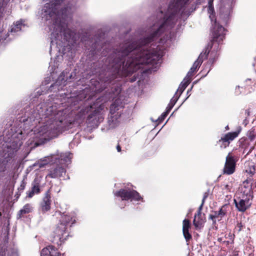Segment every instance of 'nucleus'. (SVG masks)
<instances>
[{"label":"nucleus","instance_id":"6","mask_svg":"<svg viewBox=\"0 0 256 256\" xmlns=\"http://www.w3.org/2000/svg\"><path fill=\"white\" fill-rule=\"evenodd\" d=\"M242 131V127L238 126L235 132H228L221 137L216 143L221 148L228 147L230 143L236 138Z\"/></svg>","mask_w":256,"mask_h":256},{"label":"nucleus","instance_id":"23","mask_svg":"<svg viewBox=\"0 0 256 256\" xmlns=\"http://www.w3.org/2000/svg\"><path fill=\"white\" fill-rule=\"evenodd\" d=\"M182 233L187 244H188L190 241L192 239V234L190 233L189 230H182Z\"/></svg>","mask_w":256,"mask_h":256},{"label":"nucleus","instance_id":"28","mask_svg":"<svg viewBox=\"0 0 256 256\" xmlns=\"http://www.w3.org/2000/svg\"><path fill=\"white\" fill-rule=\"evenodd\" d=\"M26 186V182L24 180H22L20 184V186L18 188V192H22L24 189L25 188Z\"/></svg>","mask_w":256,"mask_h":256},{"label":"nucleus","instance_id":"10","mask_svg":"<svg viewBox=\"0 0 256 256\" xmlns=\"http://www.w3.org/2000/svg\"><path fill=\"white\" fill-rule=\"evenodd\" d=\"M51 193L50 189L44 194L42 201L40 203V208L42 212L45 213L51 208Z\"/></svg>","mask_w":256,"mask_h":256},{"label":"nucleus","instance_id":"35","mask_svg":"<svg viewBox=\"0 0 256 256\" xmlns=\"http://www.w3.org/2000/svg\"><path fill=\"white\" fill-rule=\"evenodd\" d=\"M213 2L214 0H208V8L210 10H214Z\"/></svg>","mask_w":256,"mask_h":256},{"label":"nucleus","instance_id":"21","mask_svg":"<svg viewBox=\"0 0 256 256\" xmlns=\"http://www.w3.org/2000/svg\"><path fill=\"white\" fill-rule=\"evenodd\" d=\"M208 192H205L203 196V198L202 200V204L199 206L198 210V215L200 216L201 214V210H202L203 206L204 204V203L205 202L206 200L208 198Z\"/></svg>","mask_w":256,"mask_h":256},{"label":"nucleus","instance_id":"12","mask_svg":"<svg viewBox=\"0 0 256 256\" xmlns=\"http://www.w3.org/2000/svg\"><path fill=\"white\" fill-rule=\"evenodd\" d=\"M120 104V100L116 99L110 105V113L111 118L116 120L120 116V114H119L118 111L122 107Z\"/></svg>","mask_w":256,"mask_h":256},{"label":"nucleus","instance_id":"36","mask_svg":"<svg viewBox=\"0 0 256 256\" xmlns=\"http://www.w3.org/2000/svg\"><path fill=\"white\" fill-rule=\"evenodd\" d=\"M174 106V104H169L168 107L166 108V111L168 112V113H169Z\"/></svg>","mask_w":256,"mask_h":256},{"label":"nucleus","instance_id":"34","mask_svg":"<svg viewBox=\"0 0 256 256\" xmlns=\"http://www.w3.org/2000/svg\"><path fill=\"white\" fill-rule=\"evenodd\" d=\"M246 140V138H240L238 140L239 146H242V144L244 142H245Z\"/></svg>","mask_w":256,"mask_h":256},{"label":"nucleus","instance_id":"25","mask_svg":"<svg viewBox=\"0 0 256 256\" xmlns=\"http://www.w3.org/2000/svg\"><path fill=\"white\" fill-rule=\"evenodd\" d=\"M190 228V221L188 219H184L182 222V230H189Z\"/></svg>","mask_w":256,"mask_h":256},{"label":"nucleus","instance_id":"19","mask_svg":"<svg viewBox=\"0 0 256 256\" xmlns=\"http://www.w3.org/2000/svg\"><path fill=\"white\" fill-rule=\"evenodd\" d=\"M190 83V81L188 80L182 82L178 87V88L176 92H179L180 95L181 94Z\"/></svg>","mask_w":256,"mask_h":256},{"label":"nucleus","instance_id":"26","mask_svg":"<svg viewBox=\"0 0 256 256\" xmlns=\"http://www.w3.org/2000/svg\"><path fill=\"white\" fill-rule=\"evenodd\" d=\"M62 160H64L66 162L69 161L72 158V154L70 152H66L60 156Z\"/></svg>","mask_w":256,"mask_h":256},{"label":"nucleus","instance_id":"5","mask_svg":"<svg viewBox=\"0 0 256 256\" xmlns=\"http://www.w3.org/2000/svg\"><path fill=\"white\" fill-rule=\"evenodd\" d=\"M114 195L121 198L122 200L141 201L144 202L143 198L136 190L127 188H120L114 193Z\"/></svg>","mask_w":256,"mask_h":256},{"label":"nucleus","instance_id":"7","mask_svg":"<svg viewBox=\"0 0 256 256\" xmlns=\"http://www.w3.org/2000/svg\"><path fill=\"white\" fill-rule=\"evenodd\" d=\"M252 178H248L245 180L241 185L240 188V191L237 193L236 195L253 199L254 192L252 188Z\"/></svg>","mask_w":256,"mask_h":256},{"label":"nucleus","instance_id":"42","mask_svg":"<svg viewBox=\"0 0 256 256\" xmlns=\"http://www.w3.org/2000/svg\"><path fill=\"white\" fill-rule=\"evenodd\" d=\"M210 18H211L212 21V18H214V16H210Z\"/></svg>","mask_w":256,"mask_h":256},{"label":"nucleus","instance_id":"27","mask_svg":"<svg viewBox=\"0 0 256 256\" xmlns=\"http://www.w3.org/2000/svg\"><path fill=\"white\" fill-rule=\"evenodd\" d=\"M226 235L224 237H220L218 238V240L222 244H226V245H228L230 244V242L226 240Z\"/></svg>","mask_w":256,"mask_h":256},{"label":"nucleus","instance_id":"32","mask_svg":"<svg viewBox=\"0 0 256 256\" xmlns=\"http://www.w3.org/2000/svg\"><path fill=\"white\" fill-rule=\"evenodd\" d=\"M26 194H27V196L29 198H31L35 194V192L32 190H30L26 192Z\"/></svg>","mask_w":256,"mask_h":256},{"label":"nucleus","instance_id":"2","mask_svg":"<svg viewBox=\"0 0 256 256\" xmlns=\"http://www.w3.org/2000/svg\"><path fill=\"white\" fill-rule=\"evenodd\" d=\"M102 98H98L92 104L78 106V110L66 108L58 111L54 116H52V122L46 126L48 135L50 138L56 137L63 132L72 128L75 122L83 119L86 114L91 112L88 116L86 122L92 126L98 125L104 120L103 110L105 108Z\"/></svg>","mask_w":256,"mask_h":256},{"label":"nucleus","instance_id":"18","mask_svg":"<svg viewBox=\"0 0 256 256\" xmlns=\"http://www.w3.org/2000/svg\"><path fill=\"white\" fill-rule=\"evenodd\" d=\"M32 190L36 194H38L40 192V184L37 180H34V184H32Z\"/></svg>","mask_w":256,"mask_h":256},{"label":"nucleus","instance_id":"30","mask_svg":"<svg viewBox=\"0 0 256 256\" xmlns=\"http://www.w3.org/2000/svg\"><path fill=\"white\" fill-rule=\"evenodd\" d=\"M168 114H169L168 112H166V111L163 112L162 114L161 115V116L158 118L160 122L163 121Z\"/></svg>","mask_w":256,"mask_h":256},{"label":"nucleus","instance_id":"20","mask_svg":"<svg viewBox=\"0 0 256 256\" xmlns=\"http://www.w3.org/2000/svg\"><path fill=\"white\" fill-rule=\"evenodd\" d=\"M22 26V24L20 22H16V24L12 26L10 32H12L20 31L21 30Z\"/></svg>","mask_w":256,"mask_h":256},{"label":"nucleus","instance_id":"33","mask_svg":"<svg viewBox=\"0 0 256 256\" xmlns=\"http://www.w3.org/2000/svg\"><path fill=\"white\" fill-rule=\"evenodd\" d=\"M178 96H176V97L175 96H174L170 100V104H174V105L176 103L178 99Z\"/></svg>","mask_w":256,"mask_h":256},{"label":"nucleus","instance_id":"1","mask_svg":"<svg viewBox=\"0 0 256 256\" xmlns=\"http://www.w3.org/2000/svg\"><path fill=\"white\" fill-rule=\"evenodd\" d=\"M168 8V17L149 36L141 40L138 46L136 42H126L120 44V48L114 51L112 66L111 76H127L132 74L139 68L140 64H157L160 62L162 52L156 49H148L146 45L154 41L163 32L164 26L173 20L189 0H174Z\"/></svg>","mask_w":256,"mask_h":256},{"label":"nucleus","instance_id":"16","mask_svg":"<svg viewBox=\"0 0 256 256\" xmlns=\"http://www.w3.org/2000/svg\"><path fill=\"white\" fill-rule=\"evenodd\" d=\"M212 213L214 214L216 218L218 221H220L226 215V206H222L218 211H212Z\"/></svg>","mask_w":256,"mask_h":256},{"label":"nucleus","instance_id":"15","mask_svg":"<svg viewBox=\"0 0 256 256\" xmlns=\"http://www.w3.org/2000/svg\"><path fill=\"white\" fill-rule=\"evenodd\" d=\"M202 213L200 216L198 215V212L194 216L193 220V224L196 228H200L203 226L204 224L206 222V218H202Z\"/></svg>","mask_w":256,"mask_h":256},{"label":"nucleus","instance_id":"37","mask_svg":"<svg viewBox=\"0 0 256 256\" xmlns=\"http://www.w3.org/2000/svg\"><path fill=\"white\" fill-rule=\"evenodd\" d=\"M232 186L228 184H225L224 186V189L226 190L227 192H230Z\"/></svg>","mask_w":256,"mask_h":256},{"label":"nucleus","instance_id":"24","mask_svg":"<svg viewBox=\"0 0 256 256\" xmlns=\"http://www.w3.org/2000/svg\"><path fill=\"white\" fill-rule=\"evenodd\" d=\"M247 136L251 141L254 140L256 138V132H255L254 129L252 128L249 130L248 132Z\"/></svg>","mask_w":256,"mask_h":256},{"label":"nucleus","instance_id":"29","mask_svg":"<svg viewBox=\"0 0 256 256\" xmlns=\"http://www.w3.org/2000/svg\"><path fill=\"white\" fill-rule=\"evenodd\" d=\"M242 227H243V226L242 225V224L241 222L238 223V224H236V226L235 227L234 232H237L238 233L240 232L241 231V230L242 228Z\"/></svg>","mask_w":256,"mask_h":256},{"label":"nucleus","instance_id":"40","mask_svg":"<svg viewBox=\"0 0 256 256\" xmlns=\"http://www.w3.org/2000/svg\"><path fill=\"white\" fill-rule=\"evenodd\" d=\"M116 150H117L118 152H121V147L119 144H118L116 146Z\"/></svg>","mask_w":256,"mask_h":256},{"label":"nucleus","instance_id":"38","mask_svg":"<svg viewBox=\"0 0 256 256\" xmlns=\"http://www.w3.org/2000/svg\"><path fill=\"white\" fill-rule=\"evenodd\" d=\"M215 60H216L215 58H210L209 60H208V62H210V64H214V62H215Z\"/></svg>","mask_w":256,"mask_h":256},{"label":"nucleus","instance_id":"11","mask_svg":"<svg viewBox=\"0 0 256 256\" xmlns=\"http://www.w3.org/2000/svg\"><path fill=\"white\" fill-rule=\"evenodd\" d=\"M66 172V169L63 166L60 165L54 166L49 170L46 178H60L62 176L63 174H65Z\"/></svg>","mask_w":256,"mask_h":256},{"label":"nucleus","instance_id":"43","mask_svg":"<svg viewBox=\"0 0 256 256\" xmlns=\"http://www.w3.org/2000/svg\"><path fill=\"white\" fill-rule=\"evenodd\" d=\"M20 193H21V192H20V194H16V195H17V198H18L19 197V196L20 195Z\"/></svg>","mask_w":256,"mask_h":256},{"label":"nucleus","instance_id":"8","mask_svg":"<svg viewBox=\"0 0 256 256\" xmlns=\"http://www.w3.org/2000/svg\"><path fill=\"white\" fill-rule=\"evenodd\" d=\"M252 199L236 195L234 199L236 208L240 212H245L252 206Z\"/></svg>","mask_w":256,"mask_h":256},{"label":"nucleus","instance_id":"39","mask_svg":"<svg viewBox=\"0 0 256 256\" xmlns=\"http://www.w3.org/2000/svg\"><path fill=\"white\" fill-rule=\"evenodd\" d=\"M4 8L2 6H0V18L2 16Z\"/></svg>","mask_w":256,"mask_h":256},{"label":"nucleus","instance_id":"17","mask_svg":"<svg viewBox=\"0 0 256 256\" xmlns=\"http://www.w3.org/2000/svg\"><path fill=\"white\" fill-rule=\"evenodd\" d=\"M200 65L201 64H200V62L196 60L195 61L187 75L189 76L192 75L197 70L198 68H199Z\"/></svg>","mask_w":256,"mask_h":256},{"label":"nucleus","instance_id":"4","mask_svg":"<svg viewBox=\"0 0 256 256\" xmlns=\"http://www.w3.org/2000/svg\"><path fill=\"white\" fill-rule=\"evenodd\" d=\"M224 31L225 28L222 26L218 24L216 19H215L214 21V26L212 32V39L210 42L208 44L204 52H202L200 54L196 60L197 62H200V63L202 64L204 60L207 58L210 50L214 44H216V46L218 47L219 44L222 42L224 38Z\"/></svg>","mask_w":256,"mask_h":256},{"label":"nucleus","instance_id":"31","mask_svg":"<svg viewBox=\"0 0 256 256\" xmlns=\"http://www.w3.org/2000/svg\"><path fill=\"white\" fill-rule=\"evenodd\" d=\"M209 219L212 220L213 224H216V220L214 213L212 212V214H210Z\"/></svg>","mask_w":256,"mask_h":256},{"label":"nucleus","instance_id":"22","mask_svg":"<svg viewBox=\"0 0 256 256\" xmlns=\"http://www.w3.org/2000/svg\"><path fill=\"white\" fill-rule=\"evenodd\" d=\"M246 172L250 174V177H252L256 173V166L253 163H252L251 164L248 166V168L246 169Z\"/></svg>","mask_w":256,"mask_h":256},{"label":"nucleus","instance_id":"13","mask_svg":"<svg viewBox=\"0 0 256 256\" xmlns=\"http://www.w3.org/2000/svg\"><path fill=\"white\" fill-rule=\"evenodd\" d=\"M61 254L54 246L50 245L42 249L40 256H60Z\"/></svg>","mask_w":256,"mask_h":256},{"label":"nucleus","instance_id":"3","mask_svg":"<svg viewBox=\"0 0 256 256\" xmlns=\"http://www.w3.org/2000/svg\"><path fill=\"white\" fill-rule=\"evenodd\" d=\"M76 222V217L74 214H60L58 222L52 236V242L58 246H60L69 236L68 227L72 226Z\"/></svg>","mask_w":256,"mask_h":256},{"label":"nucleus","instance_id":"9","mask_svg":"<svg viewBox=\"0 0 256 256\" xmlns=\"http://www.w3.org/2000/svg\"><path fill=\"white\" fill-rule=\"evenodd\" d=\"M238 161L237 157L232 155L230 152L226 157L223 172L224 174L230 175L232 174L236 170V162Z\"/></svg>","mask_w":256,"mask_h":256},{"label":"nucleus","instance_id":"14","mask_svg":"<svg viewBox=\"0 0 256 256\" xmlns=\"http://www.w3.org/2000/svg\"><path fill=\"white\" fill-rule=\"evenodd\" d=\"M32 205L30 204H26L22 208V209L20 210L17 214V219H20L24 216V214H29L32 212Z\"/></svg>","mask_w":256,"mask_h":256},{"label":"nucleus","instance_id":"41","mask_svg":"<svg viewBox=\"0 0 256 256\" xmlns=\"http://www.w3.org/2000/svg\"><path fill=\"white\" fill-rule=\"evenodd\" d=\"M225 128H226V130H230L228 126H226Z\"/></svg>","mask_w":256,"mask_h":256}]
</instances>
